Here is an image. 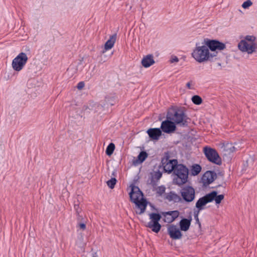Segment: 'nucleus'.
Returning a JSON list of instances; mask_svg holds the SVG:
<instances>
[{
	"label": "nucleus",
	"mask_w": 257,
	"mask_h": 257,
	"mask_svg": "<svg viewBox=\"0 0 257 257\" xmlns=\"http://www.w3.org/2000/svg\"><path fill=\"white\" fill-rule=\"evenodd\" d=\"M225 45L215 40L204 39L201 43H197L191 55L198 62L202 63L216 56V50H222Z\"/></svg>",
	"instance_id": "1"
},
{
	"label": "nucleus",
	"mask_w": 257,
	"mask_h": 257,
	"mask_svg": "<svg viewBox=\"0 0 257 257\" xmlns=\"http://www.w3.org/2000/svg\"><path fill=\"white\" fill-rule=\"evenodd\" d=\"M238 48L242 52H246L248 54H252L257 49L256 37L252 35L246 36L238 44Z\"/></svg>",
	"instance_id": "2"
},
{
	"label": "nucleus",
	"mask_w": 257,
	"mask_h": 257,
	"mask_svg": "<svg viewBox=\"0 0 257 257\" xmlns=\"http://www.w3.org/2000/svg\"><path fill=\"white\" fill-rule=\"evenodd\" d=\"M167 118L172 120L175 124H178L180 126H187L189 122V118L181 109H173L168 111Z\"/></svg>",
	"instance_id": "3"
},
{
	"label": "nucleus",
	"mask_w": 257,
	"mask_h": 257,
	"mask_svg": "<svg viewBox=\"0 0 257 257\" xmlns=\"http://www.w3.org/2000/svg\"><path fill=\"white\" fill-rule=\"evenodd\" d=\"M175 175L174 182L178 185H182L188 181L189 170L187 167L182 164L176 166L173 171Z\"/></svg>",
	"instance_id": "4"
},
{
	"label": "nucleus",
	"mask_w": 257,
	"mask_h": 257,
	"mask_svg": "<svg viewBox=\"0 0 257 257\" xmlns=\"http://www.w3.org/2000/svg\"><path fill=\"white\" fill-rule=\"evenodd\" d=\"M28 60V57L25 53H20L12 61V66L13 69L16 71H21L27 63Z\"/></svg>",
	"instance_id": "5"
},
{
	"label": "nucleus",
	"mask_w": 257,
	"mask_h": 257,
	"mask_svg": "<svg viewBox=\"0 0 257 257\" xmlns=\"http://www.w3.org/2000/svg\"><path fill=\"white\" fill-rule=\"evenodd\" d=\"M203 152L206 157L210 162L218 165L221 164V159L215 149L205 147L203 148Z\"/></svg>",
	"instance_id": "6"
},
{
	"label": "nucleus",
	"mask_w": 257,
	"mask_h": 257,
	"mask_svg": "<svg viewBox=\"0 0 257 257\" xmlns=\"http://www.w3.org/2000/svg\"><path fill=\"white\" fill-rule=\"evenodd\" d=\"M161 163L165 172L171 173L173 172L176 166L178 165V161L176 159H170L168 153L165 154L164 157L162 159Z\"/></svg>",
	"instance_id": "7"
},
{
	"label": "nucleus",
	"mask_w": 257,
	"mask_h": 257,
	"mask_svg": "<svg viewBox=\"0 0 257 257\" xmlns=\"http://www.w3.org/2000/svg\"><path fill=\"white\" fill-rule=\"evenodd\" d=\"M149 217L151 221L148 223L147 226L154 232L158 233L161 228V225L159 223L161 218V215L159 213H151L149 214Z\"/></svg>",
	"instance_id": "8"
},
{
	"label": "nucleus",
	"mask_w": 257,
	"mask_h": 257,
	"mask_svg": "<svg viewBox=\"0 0 257 257\" xmlns=\"http://www.w3.org/2000/svg\"><path fill=\"white\" fill-rule=\"evenodd\" d=\"M182 198L187 202H191L195 199V190L191 186H185L180 190Z\"/></svg>",
	"instance_id": "9"
},
{
	"label": "nucleus",
	"mask_w": 257,
	"mask_h": 257,
	"mask_svg": "<svg viewBox=\"0 0 257 257\" xmlns=\"http://www.w3.org/2000/svg\"><path fill=\"white\" fill-rule=\"evenodd\" d=\"M116 102V98L114 96H107L105 97L103 104H95V108L94 111L98 112L107 108L109 105H113Z\"/></svg>",
	"instance_id": "10"
},
{
	"label": "nucleus",
	"mask_w": 257,
	"mask_h": 257,
	"mask_svg": "<svg viewBox=\"0 0 257 257\" xmlns=\"http://www.w3.org/2000/svg\"><path fill=\"white\" fill-rule=\"evenodd\" d=\"M213 196L210 194H206L204 196L199 198L196 203L195 207L197 209L196 211H200L204 209V206L208 203L213 201Z\"/></svg>",
	"instance_id": "11"
},
{
	"label": "nucleus",
	"mask_w": 257,
	"mask_h": 257,
	"mask_svg": "<svg viewBox=\"0 0 257 257\" xmlns=\"http://www.w3.org/2000/svg\"><path fill=\"white\" fill-rule=\"evenodd\" d=\"M130 199L134 203L140 201L139 199L142 198L143 194L138 187L135 186H132V190L129 194Z\"/></svg>",
	"instance_id": "12"
},
{
	"label": "nucleus",
	"mask_w": 257,
	"mask_h": 257,
	"mask_svg": "<svg viewBox=\"0 0 257 257\" xmlns=\"http://www.w3.org/2000/svg\"><path fill=\"white\" fill-rule=\"evenodd\" d=\"M167 230L169 235L173 239H179L182 238V232L176 225H170Z\"/></svg>",
	"instance_id": "13"
},
{
	"label": "nucleus",
	"mask_w": 257,
	"mask_h": 257,
	"mask_svg": "<svg viewBox=\"0 0 257 257\" xmlns=\"http://www.w3.org/2000/svg\"><path fill=\"white\" fill-rule=\"evenodd\" d=\"M161 128L163 132L169 134L174 132L176 127L174 122L167 119L162 122Z\"/></svg>",
	"instance_id": "14"
},
{
	"label": "nucleus",
	"mask_w": 257,
	"mask_h": 257,
	"mask_svg": "<svg viewBox=\"0 0 257 257\" xmlns=\"http://www.w3.org/2000/svg\"><path fill=\"white\" fill-rule=\"evenodd\" d=\"M216 178V174L212 171H206L202 177V180L205 185L212 183Z\"/></svg>",
	"instance_id": "15"
},
{
	"label": "nucleus",
	"mask_w": 257,
	"mask_h": 257,
	"mask_svg": "<svg viewBox=\"0 0 257 257\" xmlns=\"http://www.w3.org/2000/svg\"><path fill=\"white\" fill-rule=\"evenodd\" d=\"M147 132L152 140H158L162 135V131L159 128H151Z\"/></svg>",
	"instance_id": "16"
},
{
	"label": "nucleus",
	"mask_w": 257,
	"mask_h": 257,
	"mask_svg": "<svg viewBox=\"0 0 257 257\" xmlns=\"http://www.w3.org/2000/svg\"><path fill=\"white\" fill-rule=\"evenodd\" d=\"M191 221V216H190L188 218L181 219L179 222L180 230L184 231H187L189 229Z\"/></svg>",
	"instance_id": "17"
},
{
	"label": "nucleus",
	"mask_w": 257,
	"mask_h": 257,
	"mask_svg": "<svg viewBox=\"0 0 257 257\" xmlns=\"http://www.w3.org/2000/svg\"><path fill=\"white\" fill-rule=\"evenodd\" d=\"M116 34H114L111 35L109 39L106 42L104 45V50L103 51L102 53H104L106 51L111 49L116 41Z\"/></svg>",
	"instance_id": "18"
},
{
	"label": "nucleus",
	"mask_w": 257,
	"mask_h": 257,
	"mask_svg": "<svg viewBox=\"0 0 257 257\" xmlns=\"http://www.w3.org/2000/svg\"><path fill=\"white\" fill-rule=\"evenodd\" d=\"M154 63L155 61L152 55H147L146 57H144L142 60V64L145 68L149 67Z\"/></svg>",
	"instance_id": "19"
},
{
	"label": "nucleus",
	"mask_w": 257,
	"mask_h": 257,
	"mask_svg": "<svg viewBox=\"0 0 257 257\" xmlns=\"http://www.w3.org/2000/svg\"><path fill=\"white\" fill-rule=\"evenodd\" d=\"M135 204L138 209V210L136 211V213L139 214L143 213L145 212L147 206V203L145 200L142 198L141 201H140Z\"/></svg>",
	"instance_id": "20"
},
{
	"label": "nucleus",
	"mask_w": 257,
	"mask_h": 257,
	"mask_svg": "<svg viewBox=\"0 0 257 257\" xmlns=\"http://www.w3.org/2000/svg\"><path fill=\"white\" fill-rule=\"evenodd\" d=\"M222 151L225 152V155L229 154L235 151V148L231 143H227L221 147Z\"/></svg>",
	"instance_id": "21"
},
{
	"label": "nucleus",
	"mask_w": 257,
	"mask_h": 257,
	"mask_svg": "<svg viewBox=\"0 0 257 257\" xmlns=\"http://www.w3.org/2000/svg\"><path fill=\"white\" fill-rule=\"evenodd\" d=\"M208 194H210L213 196V200H215L216 204L220 203L221 201L224 199V196L223 194L217 195V193L215 191H213Z\"/></svg>",
	"instance_id": "22"
},
{
	"label": "nucleus",
	"mask_w": 257,
	"mask_h": 257,
	"mask_svg": "<svg viewBox=\"0 0 257 257\" xmlns=\"http://www.w3.org/2000/svg\"><path fill=\"white\" fill-rule=\"evenodd\" d=\"M167 198L170 201H173L175 202H179L181 200V197L177 194L171 192L169 195H168Z\"/></svg>",
	"instance_id": "23"
},
{
	"label": "nucleus",
	"mask_w": 257,
	"mask_h": 257,
	"mask_svg": "<svg viewBox=\"0 0 257 257\" xmlns=\"http://www.w3.org/2000/svg\"><path fill=\"white\" fill-rule=\"evenodd\" d=\"M201 171V167L199 165L195 164L192 166L191 168V174L195 176L198 175Z\"/></svg>",
	"instance_id": "24"
},
{
	"label": "nucleus",
	"mask_w": 257,
	"mask_h": 257,
	"mask_svg": "<svg viewBox=\"0 0 257 257\" xmlns=\"http://www.w3.org/2000/svg\"><path fill=\"white\" fill-rule=\"evenodd\" d=\"M115 149V145L113 143H110L109 145L107 146L106 150V154L108 156H111Z\"/></svg>",
	"instance_id": "25"
},
{
	"label": "nucleus",
	"mask_w": 257,
	"mask_h": 257,
	"mask_svg": "<svg viewBox=\"0 0 257 257\" xmlns=\"http://www.w3.org/2000/svg\"><path fill=\"white\" fill-rule=\"evenodd\" d=\"M165 214L170 215L174 221L179 216V212L177 210L165 212Z\"/></svg>",
	"instance_id": "26"
},
{
	"label": "nucleus",
	"mask_w": 257,
	"mask_h": 257,
	"mask_svg": "<svg viewBox=\"0 0 257 257\" xmlns=\"http://www.w3.org/2000/svg\"><path fill=\"white\" fill-rule=\"evenodd\" d=\"M148 157V154L146 152H141L138 157L140 163L143 162Z\"/></svg>",
	"instance_id": "27"
},
{
	"label": "nucleus",
	"mask_w": 257,
	"mask_h": 257,
	"mask_svg": "<svg viewBox=\"0 0 257 257\" xmlns=\"http://www.w3.org/2000/svg\"><path fill=\"white\" fill-rule=\"evenodd\" d=\"M192 102L196 104V105H199L202 102V98H201V97H200L198 95H194L192 97Z\"/></svg>",
	"instance_id": "28"
},
{
	"label": "nucleus",
	"mask_w": 257,
	"mask_h": 257,
	"mask_svg": "<svg viewBox=\"0 0 257 257\" xmlns=\"http://www.w3.org/2000/svg\"><path fill=\"white\" fill-rule=\"evenodd\" d=\"M116 179L115 178H112L110 180L106 182L107 186L111 189H113L116 183Z\"/></svg>",
	"instance_id": "29"
},
{
	"label": "nucleus",
	"mask_w": 257,
	"mask_h": 257,
	"mask_svg": "<svg viewBox=\"0 0 257 257\" xmlns=\"http://www.w3.org/2000/svg\"><path fill=\"white\" fill-rule=\"evenodd\" d=\"M164 217V221L166 222L171 223L174 221V220H172L171 216L170 215H168L165 214V212L162 213Z\"/></svg>",
	"instance_id": "30"
},
{
	"label": "nucleus",
	"mask_w": 257,
	"mask_h": 257,
	"mask_svg": "<svg viewBox=\"0 0 257 257\" xmlns=\"http://www.w3.org/2000/svg\"><path fill=\"white\" fill-rule=\"evenodd\" d=\"M162 173L158 171L157 172H155L154 174L152 176L153 179H155L157 181L160 180V179L162 177Z\"/></svg>",
	"instance_id": "31"
},
{
	"label": "nucleus",
	"mask_w": 257,
	"mask_h": 257,
	"mask_svg": "<svg viewBox=\"0 0 257 257\" xmlns=\"http://www.w3.org/2000/svg\"><path fill=\"white\" fill-rule=\"evenodd\" d=\"M199 213V211H196V210L194 209V218L196 220V223L199 225V227H201V223H200L199 218H198Z\"/></svg>",
	"instance_id": "32"
},
{
	"label": "nucleus",
	"mask_w": 257,
	"mask_h": 257,
	"mask_svg": "<svg viewBox=\"0 0 257 257\" xmlns=\"http://www.w3.org/2000/svg\"><path fill=\"white\" fill-rule=\"evenodd\" d=\"M166 188L164 186H161L157 188V193L162 195L165 192Z\"/></svg>",
	"instance_id": "33"
},
{
	"label": "nucleus",
	"mask_w": 257,
	"mask_h": 257,
	"mask_svg": "<svg viewBox=\"0 0 257 257\" xmlns=\"http://www.w3.org/2000/svg\"><path fill=\"white\" fill-rule=\"evenodd\" d=\"M252 5V3L250 0H247L246 1L244 2L242 5V7L243 9H247L250 6H251Z\"/></svg>",
	"instance_id": "34"
},
{
	"label": "nucleus",
	"mask_w": 257,
	"mask_h": 257,
	"mask_svg": "<svg viewBox=\"0 0 257 257\" xmlns=\"http://www.w3.org/2000/svg\"><path fill=\"white\" fill-rule=\"evenodd\" d=\"M74 209H75V210L76 211V213L79 216H80L79 215V213H80V212L81 211V209L79 208V205L75 204H74Z\"/></svg>",
	"instance_id": "35"
},
{
	"label": "nucleus",
	"mask_w": 257,
	"mask_h": 257,
	"mask_svg": "<svg viewBox=\"0 0 257 257\" xmlns=\"http://www.w3.org/2000/svg\"><path fill=\"white\" fill-rule=\"evenodd\" d=\"M170 61L172 63H174V62H178L179 61V59L177 56H172Z\"/></svg>",
	"instance_id": "36"
},
{
	"label": "nucleus",
	"mask_w": 257,
	"mask_h": 257,
	"mask_svg": "<svg viewBox=\"0 0 257 257\" xmlns=\"http://www.w3.org/2000/svg\"><path fill=\"white\" fill-rule=\"evenodd\" d=\"M84 85H85V84H84V82L81 81L78 83L77 88L78 89L81 90L84 87Z\"/></svg>",
	"instance_id": "37"
},
{
	"label": "nucleus",
	"mask_w": 257,
	"mask_h": 257,
	"mask_svg": "<svg viewBox=\"0 0 257 257\" xmlns=\"http://www.w3.org/2000/svg\"><path fill=\"white\" fill-rule=\"evenodd\" d=\"M79 227H80V228L83 229V230H84L85 228H86V225L84 223H80L79 224Z\"/></svg>",
	"instance_id": "38"
},
{
	"label": "nucleus",
	"mask_w": 257,
	"mask_h": 257,
	"mask_svg": "<svg viewBox=\"0 0 257 257\" xmlns=\"http://www.w3.org/2000/svg\"><path fill=\"white\" fill-rule=\"evenodd\" d=\"M186 86L189 88L191 89V82H189L186 84Z\"/></svg>",
	"instance_id": "39"
}]
</instances>
